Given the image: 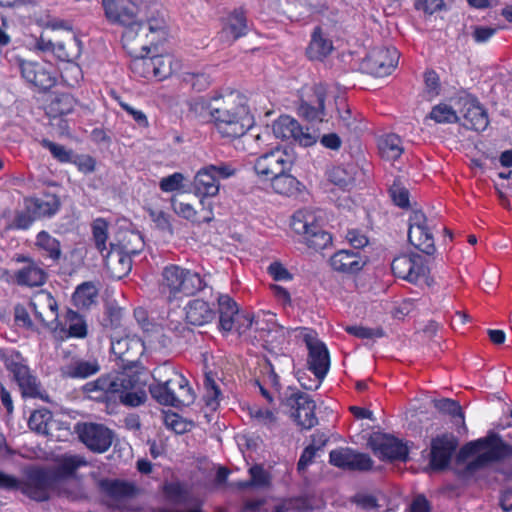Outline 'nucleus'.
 Instances as JSON below:
<instances>
[{"label":"nucleus","mask_w":512,"mask_h":512,"mask_svg":"<svg viewBox=\"0 0 512 512\" xmlns=\"http://www.w3.org/2000/svg\"><path fill=\"white\" fill-rule=\"evenodd\" d=\"M194 117L200 122H213L218 133L228 139L245 136L254 125L247 99L238 92L209 101L198 97L194 102Z\"/></svg>","instance_id":"1"},{"label":"nucleus","mask_w":512,"mask_h":512,"mask_svg":"<svg viewBox=\"0 0 512 512\" xmlns=\"http://www.w3.org/2000/svg\"><path fill=\"white\" fill-rule=\"evenodd\" d=\"M220 319L219 326L223 332H236L272 347L281 345L286 340L289 330L277 323L272 312H261L256 316L247 311H240L236 302L228 296L218 299Z\"/></svg>","instance_id":"2"},{"label":"nucleus","mask_w":512,"mask_h":512,"mask_svg":"<svg viewBox=\"0 0 512 512\" xmlns=\"http://www.w3.org/2000/svg\"><path fill=\"white\" fill-rule=\"evenodd\" d=\"M84 391L88 397L97 401H108L117 397L127 407H138L147 400L146 381L141 374L124 370L115 376H101L85 384Z\"/></svg>","instance_id":"3"},{"label":"nucleus","mask_w":512,"mask_h":512,"mask_svg":"<svg viewBox=\"0 0 512 512\" xmlns=\"http://www.w3.org/2000/svg\"><path fill=\"white\" fill-rule=\"evenodd\" d=\"M345 106V99L340 95L339 89L334 85H317L313 88L312 94L303 99L298 107L300 116L310 122H324L332 117L334 110H337L344 124L352 128L349 121L350 110L341 112V107Z\"/></svg>","instance_id":"4"},{"label":"nucleus","mask_w":512,"mask_h":512,"mask_svg":"<svg viewBox=\"0 0 512 512\" xmlns=\"http://www.w3.org/2000/svg\"><path fill=\"white\" fill-rule=\"evenodd\" d=\"M143 28H129L124 30L121 40L124 49L138 52L139 49H147L156 45L168 35V24L165 15L157 8L144 14Z\"/></svg>","instance_id":"5"},{"label":"nucleus","mask_w":512,"mask_h":512,"mask_svg":"<svg viewBox=\"0 0 512 512\" xmlns=\"http://www.w3.org/2000/svg\"><path fill=\"white\" fill-rule=\"evenodd\" d=\"M53 483L54 476L50 470L43 468L28 469L22 480L0 471V489L19 490L37 502L47 501L50 498Z\"/></svg>","instance_id":"6"},{"label":"nucleus","mask_w":512,"mask_h":512,"mask_svg":"<svg viewBox=\"0 0 512 512\" xmlns=\"http://www.w3.org/2000/svg\"><path fill=\"white\" fill-rule=\"evenodd\" d=\"M507 453V447L503 441L495 434H490L485 438L469 442L460 451V457L468 460L470 470L485 467L499 459Z\"/></svg>","instance_id":"7"},{"label":"nucleus","mask_w":512,"mask_h":512,"mask_svg":"<svg viewBox=\"0 0 512 512\" xmlns=\"http://www.w3.org/2000/svg\"><path fill=\"white\" fill-rule=\"evenodd\" d=\"M290 226L296 234L303 237L305 244L314 250L325 249L332 243L331 235L321 228L319 217L313 210L296 211L291 218Z\"/></svg>","instance_id":"8"},{"label":"nucleus","mask_w":512,"mask_h":512,"mask_svg":"<svg viewBox=\"0 0 512 512\" xmlns=\"http://www.w3.org/2000/svg\"><path fill=\"white\" fill-rule=\"evenodd\" d=\"M0 360L13 375L24 397L42 398L37 377L32 374L26 360L18 351L0 348Z\"/></svg>","instance_id":"9"},{"label":"nucleus","mask_w":512,"mask_h":512,"mask_svg":"<svg viewBox=\"0 0 512 512\" xmlns=\"http://www.w3.org/2000/svg\"><path fill=\"white\" fill-rule=\"evenodd\" d=\"M214 165L199 170L194 176V195L199 198L200 210L194 209V222L204 223L213 219L212 198L219 192V182L213 174Z\"/></svg>","instance_id":"10"},{"label":"nucleus","mask_w":512,"mask_h":512,"mask_svg":"<svg viewBox=\"0 0 512 512\" xmlns=\"http://www.w3.org/2000/svg\"><path fill=\"white\" fill-rule=\"evenodd\" d=\"M295 159L293 151L278 146L256 158L254 171L260 180L267 181L280 173L292 170Z\"/></svg>","instance_id":"11"},{"label":"nucleus","mask_w":512,"mask_h":512,"mask_svg":"<svg viewBox=\"0 0 512 512\" xmlns=\"http://www.w3.org/2000/svg\"><path fill=\"white\" fill-rule=\"evenodd\" d=\"M303 338L309 351V370L318 379H324L330 367L329 352L324 343L317 339L316 333L308 328L296 329Z\"/></svg>","instance_id":"12"},{"label":"nucleus","mask_w":512,"mask_h":512,"mask_svg":"<svg viewBox=\"0 0 512 512\" xmlns=\"http://www.w3.org/2000/svg\"><path fill=\"white\" fill-rule=\"evenodd\" d=\"M272 131L276 138L281 140L294 141L301 146L309 147L314 145L319 134L315 130L300 126L294 118L283 115L273 122Z\"/></svg>","instance_id":"13"},{"label":"nucleus","mask_w":512,"mask_h":512,"mask_svg":"<svg viewBox=\"0 0 512 512\" xmlns=\"http://www.w3.org/2000/svg\"><path fill=\"white\" fill-rule=\"evenodd\" d=\"M80 441L92 452L103 453L109 449L113 432L103 424L93 422L78 423L75 426Z\"/></svg>","instance_id":"14"},{"label":"nucleus","mask_w":512,"mask_h":512,"mask_svg":"<svg viewBox=\"0 0 512 512\" xmlns=\"http://www.w3.org/2000/svg\"><path fill=\"white\" fill-rule=\"evenodd\" d=\"M399 52L395 47L373 48L362 62V69L376 77L390 75L396 68Z\"/></svg>","instance_id":"15"},{"label":"nucleus","mask_w":512,"mask_h":512,"mask_svg":"<svg viewBox=\"0 0 512 512\" xmlns=\"http://www.w3.org/2000/svg\"><path fill=\"white\" fill-rule=\"evenodd\" d=\"M368 445L374 454L382 460H405L408 454L406 445L399 439L381 432L372 433Z\"/></svg>","instance_id":"16"},{"label":"nucleus","mask_w":512,"mask_h":512,"mask_svg":"<svg viewBox=\"0 0 512 512\" xmlns=\"http://www.w3.org/2000/svg\"><path fill=\"white\" fill-rule=\"evenodd\" d=\"M393 274L411 283H417L427 275L425 260L418 254L400 255L391 263Z\"/></svg>","instance_id":"17"},{"label":"nucleus","mask_w":512,"mask_h":512,"mask_svg":"<svg viewBox=\"0 0 512 512\" xmlns=\"http://www.w3.org/2000/svg\"><path fill=\"white\" fill-rule=\"evenodd\" d=\"M105 19L112 25L122 26L126 29L143 28V20L139 19L137 12L126 6L120 0H101Z\"/></svg>","instance_id":"18"},{"label":"nucleus","mask_w":512,"mask_h":512,"mask_svg":"<svg viewBox=\"0 0 512 512\" xmlns=\"http://www.w3.org/2000/svg\"><path fill=\"white\" fill-rule=\"evenodd\" d=\"M21 76L30 84L47 90L55 84L53 66L45 61L18 60Z\"/></svg>","instance_id":"19"},{"label":"nucleus","mask_w":512,"mask_h":512,"mask_svg":"<svg viewBox=\"0 0 512 512\" xmlns=\"http://www.w3.org/2000/svg\"><path fill=\"white\" fill-rule=\"evenodd\" d=\"M286 405L291 408V415L299 426L311 429L317 424L315 402L303 392H292L286 398Z\"/></svg>","instance_id":"20"},{"label":"nucleus","mask_w":512,"mask_h":512,"mask_svg":"<svg viewBox=\"0 0 512 512\" xmlns=\"http://www.w3.org/2000/svg\"><path fill=\"white\" fill-rule=\"evenodd\" d=\"M16 263L24 266L13 274V279L19 286L40 287L47 281L48 274L32 257L24 254H16L13 258Z\"/></svg>","instance_id":"21"},{"label":"nucleus","mask_w":512,"mask_h":512,"mask_svg":"<svg viewBox=\"0 0 512 512\" xmlns=\"http://www.w3.org/2000/svg\"><path fill=\"white\" fill-rule=\"evenodd\" d=\"M189 276L190 271L178 265L166 266L158 283L159 293L169 302L178 299Z\"/></svg>","instance_id":"22"},{"label":"nucleus","mask_w":512,"mask_h":512,"mask_svg":"<svg viewBox=\"0 0 512 512\" xmlns=\"http://www.w3.org/2000/svg\"><path fill=\"white\" fill-rule=\"evenodd\" d=\"M408 239L413 246L426 254H432L435 249L428 221L421 211H414L409 218Z\"/></svg>","instance_id":"23"},{"label":"nucleus","mask_w":512,"mask_h":512,"mask_svg":"<svg viewBox=\"0 0 512 512\" xmlns=\"http://www.w3.org/2000/svg\"><path fill=\"white\" fill-rule=\"evenodd\" d=\"M194 278H197L199 290L203 294L201 298H194V326H201L214 319L215 311L213 307L219 297L213 295L207 276L200 277L194 273Z\"/></svg>","instance_id":"24"},{"label":"nucleus","mask_w":512,"mask_h":512,"mask_svg":"<svg viewBox=\"0 0 512 512\" xmlns=\"http://www.w3.org/2000/svg\"><path fill=\"white\" fill-rule=\"evenodd\" d=\"M329 459L333 466L347 470L368 471L373 466V460L368 454L348 447L332 450Z\"/></svg>","instance_id":"25"},{"label":"nucleus","mask_w":512,"mask_h":512,"mask_svg":"<svg viewBox=\"0 0 512 512\" xmlns=\"http://www.w3.org/2000/svg\"><path fill=\"white\" fill-rule=\"evenodd\" d=\"M204 373V395L205 405L214 411L219 405L220 390L217 385L218 373L216 371L214 357L209 353L202 355Z\"/></svg>","instance_id":"26"},{"label":"nucleus","mask_w":512,"mask_h":512,"mask_svg":"<svg viewBox=\"0 0 512 512\" xmlns=\"http://www.w3.org/2000/svg\"><path fill=\"white\" fill-rule=\"evenodd\" d=\"M248 32L246 17L241 10H234L223 19L222 29L219 32V39L227 45L245 36Z\"/></svg>","instance_id":"27"},{"label":"nucleus","mask_w":512,"mask_h":512,"mask_svg":"<svg viewBox=\"0 0 512 512\" xmlns=\"http://www.w3.org/2000/svg\"><path fill=\"white\" fill-rule=\"evenodd\" d=\"M25 205L28 212L37 219L55 215L61 207V202L56 194L45 193L40 198L32 197L26 199Z\"/></svg>","instance_id":"28"},{"label":"nucleus","mask_w":512,"mask_h":512,"mask_svg":"<svg viewBox=\"0 0 512 512\" xmlns=\"http://www.w3.org/2000/svg\"><path fill=\"white\" fill-rule=\"evenodd\" d=\"M34 248L44 260L52 264L59 263L62 258L61 242L45 230L37 233Z\"/></svg>","instance_id":"29"},{"label":"nucleus","mask_w":512,"mask_h":512,"mask_svg":"<svg viewBox=\"0 0 512 512\" xmlns=\"http://www.w3.org/2000/svg\"><path fill=\"white\" fill-rule=\"evenodd\" d=\"M464 125L476 131H483L489 124L488 115L474 98L467 97L463 102Z\"/></svg>","instance_id":"30"},{"label":"nucleus","mask_w":512,"mask_h":512,"mask_svg":"<svg viewBox=\"0 0 512 512\" xmlns=\"http://www.w3.org/2000/svg\"><path fill=\"white\" fill-rule=\"evenodd\" d=\"M104 263L110 274L118 279L126 276L132 267L130 256L110 243V251L104 254Z\"/></svg>","instance_id":"31"},{"label":"nucleus","mask_w":512,"mask_h":512,"mask_svg":"<svg viewBox=\"0 0 512 512\" xmlns=\"http://www.w3.org/2000/svg\"><path fill=\"white\" fill-rule=\"evenodd\" d=\"M100 488L113 501L109 504L112 508H119L117 502L131 498L136 493V487L132 483L123 480H102Z\"/></svg>","instance_id":"32"},{"label":"nucleus","mask_w":512,"mask_h":512,"mask_svg":"<svg viewBox=\"0 0 512 512\" xmlns=\"http://www.w3.org/2000/svg\"><path fill=\"white\" fill-rule=\"evenodd\" d=\"M183 381L184 379H182V377L176 375L175 379H169L163 383H157L151 386L150 393L158 403L166 406L177 407L181 401L179 400L178 395L174 392L172 385L176 383L179 385L180 389H183Z\"/></svg>","instance_id":"33"},{"label":"nucleus","mask_w":512,"mask_h":512,"mask_svg":"<svg viewBox=\"0 0 512 512\" xmlns=\"http://www.w3.org/2000/svg\"><path fill=\"white\" fill-rule=\"evenodd\" d=\"M249 480H241L230 483V487L237 490L266 489L271 485V475L262 466L255 464L248 469Z\"/></svg>","instance_id":"34"},{"label":"nucleus","mask_w":512,"mask_h":512,"mask_svg":"<svg viewBox=\"0 0 512 512\" xmlns=\"http://www.w3.org/2000/svg\"><path fill=\"white\" fill-rule=\"evenodd\" d=\"M125 50L131 56L129 69L134 77L147 80L153 79L154 57L146 56L150 51V47L147 49H139V51L135 53L129 49Z\"/></svg>","instance_id":"35"},{"label":"nucleus","mask_w":512,"mask_h":512,"mask_svg":"<svg viewBox=\"0 0 512 512\" xmlns=\"http://www.w3.org/2000/svg\"><path fill=\"white\" fill-rule=\"evenodd\" d=\"M270 182L271 189L283 196L292 197L301 193L304 189V185L291 174V170L280 173L268 180Z\"/></svg>","instance_id":"36"},{"label":"nucleus","mask_w":512,"mask_h":512,"mask_svg":"<svg viewBox=\"0 0 512 512\" xmlns=\"http://www.w3.org/2000/svg\"><path fill=\"white\" fill-rule=\"evenodd\" d=\"M331 267L339 272L356 273L365 265L358 253L340 250L330 258Z\"/></svg>","instance_id":"37"},{"label":"nucleus","mask_w":512,"mask_h":512,"mask_svg":"<svg viewBox=\"0 0 512 512\" xmlns=\"http://www.w3.org/2000/svg\"><path fill=\"white\" fill-rule=\"evenodd\" d=\"M455 445L446 437H438L432 441L430 464L434 469H443L449 463Z\"/></svg>","instance_id":"38"},{"label":"nucleus","mask_w":512,"mask_h":512,"mask_svg":"<svg viewBox=\"0 0 512 512\" xmlns=\"http://www.w3.org/2000/svg\"><path fill=\"white\" fill-rule=\"evenodd\" d=\"M100 371V364L96 358L74 359L67 365L63 373L70 378H87Z\"/></svg>","instance_id":"39"},{"label":"nucleus","mask_w":512,"mask_h":512,"mask_svg":"<svg viewBox=\"0 0 512 512\" xmlns=\"http://www.w3.org/2000/svg\"><path fill=\"white\" fill-rule=\"evenodd\" d=\"M34 315L41 322L45 321V315L50 312L51 316L56 317L57 315V301L51 295V293L41 290L37 292L30 302Z\"/></svg>","instance_id":"40"},{"label":"nucleus","mask_w":512,"mask_h":512,"mask_svg":"<svg viewBox=\"0 0 512 512\" xmlns=\"http://www.w3.org/2000/svg\"><path fill=\"white\" fill-rule=\"evenodd\" d=\"M333 50L332 41L317 27L311 35L307 55L312 60H322Z\"/></svg>","instance_id":"41"},{"label":"nucleus","mask_w":512,"mask_h":512,"mask_svg":"<svg viewBox=\"0 0 512 512\" xmlns=\"http://www.w3.org/2000/svg\"><path fill=\"white\" fill-rule=\"evenodd\" d=\"M360 171L358 168L353 165L347 166H335L333 167L329 173V180L336 186L342 189H350L359 176Z\"/></svg>","instance_id":"42"},{"label":"nucleus","mask_w":512,"mask_h":512,"mask_svg":"<svg viewBox=\"0 0 512 512\" xmlns=\"http://www.w3.org/2000/svg\"><path fill=\"white\" fill-rule=\"evenodd\" d=\"M52 493L68 500H78L83 497V490L79 480L75 478H55Z\"/></svg>","instance_id":"43"},{"label":"nucleus","mask_w":512,"mask_h":512,"mask_svg":"<svg viewBox=\"0 0 512 512\" xmlns=\"http://www.w3.org/2000/svg\"><path fill=\"white\" fill-rule=\"evenodd\" d=\"M378 149L381 157L387 161L397 160L404 148L400 137L396 134H387L378 141Z\"/></svg>","instance_id":"44"},{"label":"nucleus","mask_w":512,"mask_h":512,"mask_svg":"<svg viewBox=\"0 0 512 512\" xmlns=\"http://www.w3.org/2000/svg\"><path fill=\"white\" fill-rule=\"evenodd\" d=\"M87 465V461L78 455L64 457L55 470H50L55 478H73L75 471Z\"/></svg>","instance_id":"45"},{"label":"nucleus","mask_w":512,"mask_h":512,"mask_svg":"<svg viewBox=\"0 0 512 512\" xmlns=\"http://www.w3.org/2000/svg\"><path fill=\"white\" fill-rule=\"evenodd\" d=\"M98 297V290L91 282H85L77 287L73 294V301L79 308H89L96 302Z\"/></svg>","instance_id":"46"},{"label":"nucleus","mask_w":512,"mask_h":512,"mask_svg":"<svg viewBox=\"0 0 512 512\" xmlns=\"http://www.w3.org/2000/svg\"><path fill=\"white\" fill-rule=\"evenodd\" d=\"M91 228L95 247L104 258V254L110 251V247L106 245L108 240V222L103 218H97L93 221Z\"/></svg>","instance_id":"47"},{"label":"nucleus","mask_w":512,"mask_h":512,"mask_svg":"<svg viewBox=\"0 0 512 512\" xmlns=\"http://www.w3.org/2000/svg\"><path fill=\"white\" fill-rule=\"evenodd\" d=\"M54 55L61 61L70 62L80 53L79 42L76 37H71L63 42L55 43Z\"/></svg>","instance_id":"48"},{"label":"nucleus","mask_w":512,"mask_h":512,"mask_svg":"<svg viewBox=\"0 0 512 512\" xmlns=\"http://www.w3.org/2000/svg\"><path fill=\"white\" fill-rule=\"evenodd\" d=\"M247 409L250 418L256 423L269 428L275 425L277 420L275 410L264 408L258 404L250 405Z\"/></svg>","instance_id":"49"},{"label":"nucleus","mask_w":512,"mask_h":512,"mask_svg":"<svg viewBox=\"0 0 512 512\" xmlns=\"http://www.w3.org/2000/svg\"><path fill=\"white\" fill-rule=\"evenodd\" d=\"M75 100L69 94L56 96L49 104V113L52 117H61L74 110Z\"/></svg>","instance_id":"50"},{"label":"nucleus","mask_w":512,"mask_h":512,"mask_svg":"<svg viewBox=\"0 0 512 512\" xmlns=\"http://www.w3.org/2000/svg\"><path fill=\"white\" fill-rule=\"evenodd\" d=\"M52 420V413L47 409H39L34 411L28 420V426L31 430L38 434L47 435L48 425Z\"/></svg>","instance_id":"51"},{"label":"nucleus","mask_w":512,"mask_h":512,"mask_svg":"<svg viewBox=\"0 0 512 512\" xmlns=\"http://www.w3.org/2000/svg\"><path fill=\"white\" fill-rule=\"evenodd\" d=\"M68 322V335L75 338H84L87 335L85 320L77 312L69 310L66 315Z\"/></svg>","instance_id":"52"},{"label":"nucleus","mask_w":512,"mask_h":512,"mask_svg":"<svg viewBox=\"0 0 512 512\" xmlns=\"http://www.w3.org/2000/svg\"><path fill=\"white\" fill-rule=\"evenodd\" d=\"M430 118L437 123H455L459 119L457 112L447 103L434 106L430 112Z\"/></svg>","instance_id":"53"},{"label":"nucleus","mask_w":512,"mask_h":512,"mask_svg":"<svg viewBox=\"0 0 512 512\" xmlns=\"http://www.w3.org/2000/svg\"><path fill=\"white\" fill-rule=\"evenodd\" d=\"M41 145L48 149L53 156L60 163H71L74 160V152L71 149H67L64 145L52 142L48 139H43Z\"/></svg>","instance_id":"54"},{"label":"nucleus","mask_w":512,"mask_h":512,"mask_svg":"<svg viewBox=\"0 0 512 512\" xmlns=\"http://www.w3.org/2000/svg\"><path fill=\"white\" fill-rule=\"evenodd\" d=\"M311 509L306 497L290 498L276 505L275 512H307Z\"/></svg>","instance_id":"55"},{"label":"nucleus","mask_w":512,"mask_h":512,"mask_svg":"<svg viewBox=\"0 0 512 512\" xmlns=\"http://www.w3.org/2000/svg\"><path fill=\"white\" fill-rule=\"evenodd\" d=\"M163 421L165 426L174 431L176 434H183L190 430L191 422L187 421L177 413H165Z\"/></svg>","instance_id":"56"},{"label":"nucleus","mask_w":512,"mask_h":512,"mask_svg":"<svg viewBox=\"0 0 512 512\" xmlns=\"http://www.w3.org/2000/svg\"><path fill=\"white\" fill-rule=\"evenodd\" d=\"M153 78L163 80L171 74V60L167 57L157 55L154 56Z\"/></svg>","instance_id":"57"},{"label":"nucleus","mask_w":512,"mask_h":512,"mask_svg":"<svg viewBox=\"0 0 512 512\" xmlns=\"http://www.w3.org/2000/svg\"><path fill=\"white\" fill-rule=\"evenodd\" d=\"M435 406L440 411L446 412L453 417L458 418L460 421H463L464 419L460 405L454 400L444 398L437 401Z\"/></svg>","instance_id":"58"},{"label":"nucleus","mask_w":512,"mask_h":512,"mask_svg":"<svg viewBox=\"0 0 512 512\" xmlns=\"http://www.w3.org/2000/svg\"><path fill=\"white\" fill-rule=\"evenodd\" d=\"M267 271L269 275L275 280V281H290L292 280L293 276L292 274L287 270V268L279 261L272 262L268 268Z\"/></svg>","instance_id":"59"},{"label":"nucleus","mask_w":512,"mask_h":512,"mask_svg":"<svg viewBox=\"0 0 512 512\" xmlns=\"http://www.w3.org/2000/svg\"><path fill=\"white\" fill-rule=\"evenodd\" d=\"M183 180L184 176L181 173L176 172L162 178L160 180L159 187L163 192H173L181 187Z\"/></svg>","instance_id":"60"},{"label":"nucleus","mask_w":512,"mask_h":512,"mask_svg":"<svg viewBox=\"0 0 512 512\" xmlns=\"http://www.w3.org/2000/svg\"><path fill=\"white\" fill-rule=\"evenodd\" d=\"M80 172L85 174L92 173L96 168V161L89 155H76L74 154V160L71 161Z\"/></svg>","instance_id":"61"},{"label":"nucleus","mask_w":512,"mask_h":512,"mask_svg":"<svg viewBox=\"0 0 512 512\" xmlns=\"http://www.w3.org/2000/svg\"><path fill=\"white\" fill-rule=\"evenodd\" d=\"M122 310L120 308H109L105 313L103 325L106 328L118 329L121 327Z\"/></svg>","instance_id":"62"},{"label":"nucleus","mask_w":512,"mask_h":512,"mask_svg":"<svg viewBox=\"0 0 512 512\" xmlns=\"http://www.w3.org/2000/svg\"><path fill=\"white\" fill-rule=\"evenodd\" d=\"M36 218L34 216L27 212H18L12 224L6 227V229H28L32 223L34 222Z\"/></svg>","instance_id":"63"},{"label":"nucleus","mask_w":512,"mask_h":512,"mask_svg":"<svg viewBox=\"0 0 512 512\" xmlns=\"http://www.w3.org/2000/svg\"><path fill=\"white\" fill-rule=\"evenodd\" d=\"M390 195L397 206L402 208L408 207L409 193L406 188L394 185L390 189Z\"/></svg>","instance_id":"64"}]
</instances>
